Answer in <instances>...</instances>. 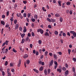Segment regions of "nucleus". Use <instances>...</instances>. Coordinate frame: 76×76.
I'll return each instance as SVG.
<instances>
[{
    "label": "nucleus",
    "instance_id": "09e8293b",
    "mask_svg": "<svg viewBox=\"0 0 76 76\" xmlns=\"http://www.w3.org/2000/svg\"><path fill=\"white\" fill-rule=\"evenodd\" d=\"M31 34H30V33H28V34H27V36L28 37H31Z\"/></svg>",
    "mask_w": 76,
    "mask_h": 76
},
{
    "label": "nucleus",
    "instance_id": "4d7b16f0",
    "mask_svg": "<svg viewBox=\"0 0 76 76\" xmlns=\"http://www.w3.org/2000/svg\"><path fill=\"white\" fill-rule=\"evenodd\" d=\"M72 13H73V12H72V11L71 10L69 11V13L70 15H72Z\"/></svg>",
    "mask_w": 76,
    "mask_h": 76
},
{
    "label": "nucleus",
    "instance_id": "680f3d73",
    "mask_svg": "<svg viewBox=\"0 0 76 76\" xmlns=\"http://www.w3.org/2000/svg\"><path fill=\"white\" fill-rule=\"evenodd\" d=\"M26 20L27 22H30L29 20V19H28V18H26Z\"/></svg>",
    "mask_w": 76,
    "mask_h": 76
},
{
    "label": "nucleus",
    "instance_id": "052dcab7",
    "mask_svg": "<svg viewBox=\"0 0 76 76\" xmlns=\"http://www.w3.org/2000/svg\"><path fill=\"white\" fill-rule=\"evenodd\" d=\"M9 24H7V25H6L5 27L6 28H8V27H9Z\"/></svg>",
    "mask_w": 76,
    "mask_h": 76
},
{
    "label": "nucleus",
    "instance_id": "4be33fe9",
    "mask_svg": "<svg viewBox=\"0 0 76 76\" xmlns=\"http://www.w3.org/2000/svg\"><path fill=\"white\" fill-rule=\"evenodd\" d=\"M63 18H62V17H60V21L61 22H63Z\"/></svg>",
    "mask_w": 76,
    "mask_h": 76
},
{
    "label": "nucleus",
    "instance_id": "338daca9",
    "mask_svg": "<svg viewBox=\"0 0 76 76\" xmlns=\"http://www.w3.org/2000/svg\"><path fill=\"white\" fill-rule=\"evenodd\" d=\"M49 54L50 56H53V53H49Z\"/></svg>",
    "mask_w": 76,
    "mask_h": 76
},
{
    "label": "nucleus",
    "instance_id": "a18cd8bd",
    "mask_svg": "<svg viewBox=\"0 0 76 76\" xmlns=\"http://www.w3.org/2000/svg\"><path fill=\"white\" fill-rule=\"evenodd\" d=\"M65 66L66 68H68L69 67V66L66 63L65 64Z\"/></svg>",
    "mask_w": 76,
    "mask_h": 76
},
{
    "label": "nucleus",
    "instance_id": "6e6d98bb",
    "mask_svg": "<svg viewBox=\"0 0 76 76\" xmlns=\"http://www.w3.org/2000/svg\"><path fill=\"white\" fill-rule=\"evenodd\" d=\"M36 56H38V54H39L38 52V51H36Z\"/></svg>",
    "mask_w": 76,
    "mask_h": 76
},
{
    "label": "nucleus",
    "instance_id": "13d9d810",
    "mask_svg": "<svg viewBox=\"0 0 76 76\" xmlns=\"http://www.w3.org/2000/svg\"><path fill=\"white\" fill-rule=\"evenodd\" d=\"M48 27L49 28H50V29H51L52 28L51 26V25H49L48 26Z\"/></svg>",
    "mask_w": 76,
    "mask_h": 76
},
{
    "label": "nucleus",
    "instance_id": "de8ad7c7",
    "mask_svg": "<svg viewBox=\"0 0 76 76\" xmlns=\"http://www.w3.org/2000/svg\"><path fill=\"white\" fill-rule=\"evenodd\" d=\"M2 76H4L5 75V73L4 71H2Z\"/></svg>",
    "mask_w": 76,
    "mask_h": 76
},
{
    "label": "nucleus",
    "instance_id": "dca6fc26",
    "mask_svg": "<svg viewBox=\"0 0 76 76\" xmlns=\"http://www.w3.org/2000/svg\"><path fill=\"white\" fill-rule=\"evenodd\" d=\"M26 61L27 64H29V63H30V61H29V60H27Z\"/></svg>",
    "mask_w": 76,
    "mask_h": 76
},
{
    "label": "nucleus",
    "instance_id": "c756f323",
    "mask_svg": "<svg viewBox=\"0 0 76 76\" xmlns=\"http://www.w3.org/2000/svg\"><path fill=\"white\" fill-rule=\"evenodd\" d=\"M73 36L74 37H76V32H74V33L73 34Z\"/></svg>",
    "mask_w": 76,
    "mask_h": 76
},
{
    "label": "nucleus",
    "instance_id": "f03ea898",
    "mask_svg": "<svg viewBox=\"0 0 76 76\" xmlns=\"http://www.w3.org/2000/svg\"><path fill=\"white\" fill-rule=\"evenodd\" d=\"M7 70L8 76H11V74H10V73L9 72V71H10V69L8 68Z\"/></svg>",
    "mask_w": 76,
    "mask_h": 76
},
{
    "label": "nucleus",
    "instance_id": "a878e982",
    "mask_svg": "<svg viewBox=\"0 0 76 76\" xmlns=\"http://www.w3.org/2000/svg\"><path fill=\"white\" fill-rule=\"evenodd\" d=\"M17 15L18 16V17H20V16L21 15V13H18L17 14Z\"/></svg>",
    "mask_w": 76,
    "mask_h": 76
},
{
    "label": "nucleus",
    "instance_id": "49530a36",
    "mask_svg": "<svg viewBox=\"0 0 76 76\" xmlns=\"http://www.w3.org/2000/svg\"><path fill=\"white\" fill-rule=\"evenodd\" d=\"M19 30L20 31H22V28L21 27H19Z\"/></svg>",
    "mask_w": 76,
    "mask_h": 76
},
{
    "label": "nucleus",
    "instance_id": "f257e3e1",
    "mask_svg": "<svg viewBox=\"0 0 76 76\" xmlns=\"http://www.w3.org/2000/svg\"><path fill=\"white\" fill-rule=\"evenodd\" d=\"M37 32H40L41 34H42L43 32H44V30L41 29H37Z\"/></svg>",
    "mask_w": 76,
    "mask_h": 76
},
{
    "label": "nucleus",
    "instance_id": "774afa93",
    "mask_svg": "<svg viewBox=\"0 0 76 76\" xmlns=\"http://www.w3.org/2000/svg\"><path fill=\"white\" fill-rule=\"evenodd\" d=\"M11 72H15V69H12Z\"/></svg>",
    "mask_w": 76,
    "mask_h": 76
},
{
    "label": "nucleus",
    "instance_id": "412c9836",
    "mask_svg": "<svg viewBox=\"0 0 76 76\" xmlns=\"http://www.w3.org/2000/svg\"><path fill=\"white\" fill-rule=\"evenodd\" d=\"M51 21L52 22L54 23L55 22L56 20H55V19H53L52 18H51Z\"/></svg>",
    "mask_w": 76,
    "mask_h": 76
},
{
    "label": "nucleus",
    "instance_id": "0e129e2a",
    "mask_svg": "<svg viewBox=\"0 0 76 76\" xmlns=\"http://www.w3.org/2000/svg\"><path fill=\"white\" fill-rule=\"evenodd\" d=\"M67 35H69V37L70 36V33L69 32H68L67 33Z\"/></svg>",
    "mask_w": 76,
    "mask_h": 76
},
{
    "label": "nucleus",
    "instance_id": "ddd939ff",
    "mask_svg": "<svg viewBox=\"0 0 76 76\" xmlns=\"http://www.w3.org/2000/svg\"><path fill=\"white\" fill-rule=\"evenodd\" d=\"M20 35H21L22 38H23V37H24L25 35V33H23V34H21V33H20Z\"/></svg>",
    "mask_w": 76,
    "mask_h": 76
},
{
    "label": "nucleus",
    "instance_id": "cd10ccee",
    "mask_svg": "<svg viewBox=\"0 0 76 76\" xmlns=\"http://www.w3.org/2000/svg\"><path fill=\"white\" fill-rule=\"evenodd\" d=\"M12 51L14 52V53H16L17 52V51L15 50V49L14 48L13 49Z\"/></svg>",
    "mask_w": 76,
    "mask_h": 76
},
{
    "label": "nucleus",
    "instance_id": "58836bf2",
    "mask_svg": "<svg viewBox=\"0 0 76 76\" xmlns=\"http://www.w3.org/2000/svg\"><path fill=\"white\" fill-rule=\"evenodd\" d=\"M38 42H39V44H41V43H42V41H41V40H39L38 41Z\"/></svg>",
    "mask_w": 76,
    "mask_h": 76
},
{
    "label": "nucleus",
    "instance_id": "f704fd0d",
    "mask_svg": "<svg viewBox=\"0 0 76 76\" xmlns=\"http://www.w3.org/2000/svg\"><path fill=\"white\" fill-rule=\"evenodd\" d=\"M72 70L73 72H75V68L74 67H72Z\"/></svg>",
    "mask_w": 76,
    "mask_h": 76
},
{
    "label": "nucleus",
    "instance_id": "aec40b11",
    "mask_svg": "<svg viewBox=\"0 0 76 76\" xmlns=\"http://www.w3.org/2000/svg\"><path fill=\"white\" fill-rule=\"evenodd\" d=\"M21 64V61H19V63L18 65V67H20V64Z\"/></svg>",
    "mask_w": 76,
    "mask_h": 76
},
{
    "label": "nucleus",
    "instance_id": "69168bd1",
    "mask_svg": "<svg viewBox=\"0 0 76 76\" xmlns=\"http://www.w3.org/2000/svg\"><path fill=\"white\" fill-rule=\"evenodd\" d=\"M30 16H31V14H30L29 13H28V18H29V17H30Z\"/></svg>",
    "mask_w": 76,
    "mask_h": 76
},
{
    "label": "nucleus",
    "instance_id": "c03bdc74",
    "mask_svg": "<svg viewBox=\"0 0 76 76\" xmlns=\"http://www.w3.org/2000/svg\"><path fill=\"white\" fill-rule=\"evenodd\" d=\"M62 35L63 37H66V33H63Z\"/></svg>",
    "mask_w": 76,
    "mask_h": 76
},
{
    "label": "nucleus",
    "instance_id": "423d86ee",
    "mask_svg": "<svg viewBox=\"0 0 76 76\" xmlns=\"http://www.w3.org/2000/svg\"><path fill=\"white\" fill-rule=\"evenodd\" d=\"M55 16L56 17H60V14H58V13H57L55 15Z\"/></svg>",
    "mask_w": 76,
    "mask_h": 76
},
{
    "label": "nucleus",
    "instance_id": "2f4dec72",
    "mask_svg": "<svg viewBox=\"0 0 76 76\" xmlns=\"http://www.w3.org/2000/svg\"><path fill=\"white\" fill-rule=\"evenodd\" d=\"M24 42H25V39H23L22 40L21 43L22 44H23V43H24Z\"/></svg>",
    "mask_w": 76,
    "mask_h": 76
},
{
    "label": "nucleus",
    "instance_id": "bf43d9fd",
    "mask_svg": "<svg viewBox=\"0 0 76 76\" xmlns=\"http://www.w3.org/2000/svg\"><path fill=\"white\" fill-rule=\"evenodd\" d=\"M42 61H39V64H41L42 63Z\"/></svg>",
    "mask_w": 76,
    "mask_h": 76
},
{
    "label": "nucleus",
    "instance_id": "6e6552de",
    "mask_svg": "<svg viewBox=\"0 0 76 76\" xmlns=\"http://www.w3.org/2000/svg\"><path fill=\"white\" fill-rule=\"evenodd\" d=\"M1 25H5V22H4V21L1 20Z\"/></svg>",
    "mask_w": 76,
    "mask_h": 76
},
{
    "label": "nucleus",
    "instance_id": "f3484780",
    "mask_svg": "<svg viewBox=\"0 0 76 76\" xmlns=\"http://www.w3.org/2000/svg\"><path fill=\"white\" fill-rule=\"evenodd\" d=\"M26 40L27 41L28 40L29 42H30V41H31V40L29 39V37H27V38H26Z\"/></svg>",
    "mask_w": 76,
    "mask_h": 76
},
{
    "label": "nucleus",
    "instance_id": "72a5a7b5",
    "mask_svg": "<svg viewBox=\"0 0 76 76\" xmlns=\"http://www.w3.org/2000/svg\"><path fill=\"white\" fill-rule=\"evenodd\" d=\"M75 32L74 31H70V34H74Z\"/></svg>",
    "mask_w": 76,
    "mask_h": 76
},
{
    "label": "nucleus",
    "instance_id": "39448f33",
    "mask_svg": "<svg viewBox=\"0 0 76 76\" xmlns=\"http://www.w3.org/2000/svg\"><path fill=\"white\" fill-rule=\"evenodd\" d=\"M53 57L55 59H57V55L56 54H53Z\"/></svg>",
    "mask_w": 76,
    "mask_h": 76
},
{
    "label": "nucleus",
    "instance_id": "f8f14e48",
    "mask_svg": "<svg viewBox=\"0 0 76 76\" xmlns=\"http://www.w3.org/2000/svg\"><path fill=\"white\" fill-rule=\"evenodd\" d=\"M34 18L37 20V19H38V15L36 14L34 15Z\"/></svg>",
    "mask_w": 76,
    "mask_h": 76
},
{
    "label": "nucleus",
    "instance_id": "ea45409f",
    "mask_svg": "<svg viewBox=\"0 0 76 76\" xmlns=\"http://www.w3.org/2000/svg\"><path fill=\"white\" fill-rule=\"evenodd\" d=\"M17 22H18V20H14V23L15 24H16V23H17Z\"/></svg>",
    "mask_w": 76,
    "mask_h": 76
},
{
    "label": "nucleus",
    "instance_id": "4c0bfd02",
    "mask_svg": "<svg viewBox=\"0 0 76 76\" xmlns=\"http://www.w3.org/2000/svg\"><path fill=\"white\" fill-rule=\"evenodd\" d=\"M23 16L24 18H26V13H25L23 15Z\"/></svg>",
    "mask_w": 76,
    "mask_h": 76
},
{
    "label": "nucleus",
    "instance_id": "a19ab883",
    "mask_svg": "<svg viewBox=\"0 0 76 76\" xmlns=\"http://www.w3.org/2000/svg\"><path fill=\"white\" fill-rule=\"evenodd\" d=\"M31 20H32V22H34L35 21V19H34V18H32L31 19Z\"/></svg>",
    "mask_w": 76,
    "mask_h": 76
},
{
    "label": "nucleus",
    "instance_id": "6ab92c4d",
    "mask_svg": "<svg viewBox=\"0 0 76 76\" xmlns=\"http://www.w3.org/2000/svg\"><path fill=\"white\" fill-rule=\"evenodd\" d=\"M33 70L35 72H36L37 73H38L39 71L38 70L35 69H33Z\"/></svg>",
    "mask_w": 76,
    "mask_h": 76
},
{
    "label": "nucleus",
    "instance_id": "b1692460",
    "mask_svg": "<svg viewBox=\"0 0 76 76\" xmlns=\"http://www.w3.org/2000/svg\"><path fill=\"white\" fill-rule=\"evenodd\" d=\"M47 20L48 21H49V22H51V19H50V18H47Z\"/></svg>",
    "mask_w": 76,
    "mask_h": 76
},
{
    "label": "nucleus",
    "instance_id": "c85d7f7f",
    "mask_svg": "<svg viewBox=\"0 0 76 76\" xmlns=\"http://www.w3.org/2000/svg\"><path fill=\"white\" fill-rule=\"evenodd\" d=\"M8 42H9V41H8L7 40L6 41L5 43V44H6V45H8Z\"/></svg>",
    "mask_w": 76,
    "mask_h": 76
},
{
    "label": "nucleus",
    "instance_id": "bb28decb",
    "mask_svg": "<svg viewBox=\"0 0 76 76\" xmlns=\"http://www.w3.org/2000/svg\"><path fill=\"white\" fill-rule=\"evenodd\" d=\"M66 4H67L68 6L70 5V2L69 1H68V2H66Z\"/></svg>",
    "mask_w": 76,
    "mask_h": 76
},
{
    "label": "nucleus",
    "instance_id": "603ef678",
    "mask_svg": "<svg viewBox=\"0 0 76 76\" xmlns=\"http://www.w3.org/2000/svg\"><path fill=\"white\" fill-rule=\"evenodd\" d=\"M23 3L24 4H26V3H27V1H23Z\"/></svg>",
    "mask_w": 76,
    "mask_h": 76
},
{
    "label": "nucleus",
    "instance_id": "3c124183",
    "mask_svg": "<svg viewBox=\"0 0 76 76\" xmlns=\"http://www.w3.org/2000/svg\"><path fill=\"white\" fill-rule=\"evenodd\" d=\"M2 51L3 53H5V50L4 49H2Z\"/></svg>",
    "mask_w": 76,
    "mask_h": 76
},
{
    "label": "nucleus",
    "instance_id": "473e14b6",
    "mask_svg": "<svg viewBox=\"0 0 76 76\" xmlns=\"http://www.w3.org/2000/svg\"><path fill=\"white\" fill-rule=\"evenodd\" d=\"M62 70H64V71H66V68L65 67H64L62 68Z\"/></svg>",
    "mask_w": 76,
    "mask_h": 76
},
{
    "label": "nucleus",
    "instance_id": "37998d69",
    "mask_svg": "<svg viewBox=\"0 0 76 76\" xmlns=\"http://www.w3.org/2000/svg\"><path fill=\"white\" fill-rule=\"evenodd\" d=\"M31 35L33 37H34L35 34H34V32H32L31 33Z\"/></svg>",
    "mask_w": 76,
    "mask_h": 76
},
{
    "label": "nucleus",
    "instance_id": "0eeeda50",
    "mask_svg": "<svg viewBox=\"0 0 76 76\" xmlns=\"http://www.w3.org/2000/svg\"><path fill=\"white\" fill-rule=\"evenodd\" d=\"M44 35L45 36H48L49 37V33L48 32H46Z\"/></svg>",
    "mask_w": 76,
    "mask_h": 76
},
{
    "label": "nucleus",
    "instance_id": "7c9ffc66",
    "mask_svg": "<svg viewBox=\"0 0 76 76\" xmlns=\"http://www.w3.org/2000/svg\"><path fill=\"white\" fill-rule=\"evenodd\" d=\"M43 70V67H41L39 68V71H42Z\"/></svg>",
    "mask_w": 76,
    "mask_h": 76
},
{
    "label": "nucleus",
    "instance_id": "8fccbe9b",
    "mask_svg": "<svg viewBox=\"0 0 76 76\" xmlns=\"http://www.w3.org/2000/svg\"><path fill=\"white\" fill-rule=\"evenodd\" d=\"M48 55V52L46 51L45 53V56H47Z\"/></svg>",
    "mask_w": 76,
    "mask_h": 76
},
{
    "label": "nucleus",
    "instance_id": "9b49d317",
    "mask_svg": "<svg viewBox=\"0 0 76 76\" xmlns=\"http://www.w3.org/2000/svg\"><path fill=\"white\" fill-rule=\"evenodd\" d=\"M53 63H54V61H53V60H52L50 62V66H52L53 64Z\"/></svg>",
    "mask_w": 76,
    "mask_h": 76
},
{
    "label": "nucleus",
    "instance_id": "1a4fd4ad",
    "mask_svg": "<svg viewBox=\"0 0 76 76\" xmlns=\"http://www.w3.org/2000/svg\"><path fill=\"white\" fill-rule=\"evenodd\" d=\"M58 3L60 6H61V1H58Z\"/></svg>",
    "mask_w": 76,
    "mask_h": 76
},
{
    "label": "nucleus",
    "instance_id": "c9c22d12",
    "mask_svg": "<svg viewBox=\"0 0 76 76\" xmlns=\"http://www.w3.org/2000/svg\"><path fill=\"white\" fill-rule=\"evenodd\" d=\"M8 64V62L6 61V62L5 63V65L6 66H7V64Z\"/></svg>",
    "mask_w": 76,
    "mask_h": 76
},
{
    "label": "nucleus",
    "instance_id": "e433bc0d",
    "mask_svg": "<svg viewBox=\"0 0 76 76\" xmlns=\"http://www.w3.org/2000/svg\"><path fill=\"white\" fill-rule=\"evenodd\" d=\"M54 63L55 64V65L56 66H57L58 65V64H57V61H54Z\"/></svg>",
    "mask_w": 76,
    "mask_h": 76
},
{
    "label": "nucleus",
    "instance_id": "393cba45",
    "mask_svg": "<svg viewBox=\"0 0 76 76\" xmlns=\"http://www.w3.org/2000/svg\"><path fill=\"white\" fill-rule=\"evenodd\" d=\"M51 71V69H48V74L50 73V72Z\"/></svg>",
    "mask_w": 76,
    "mask_h": 76
},
{
    "label": "nucleus",
    "instance_id": "79ce46f5",
    "mask_svg": "<svg viewBox=\"0 0 76 76\" xmlns=\"http://www.w3.org/2000/svg\"><path fill=\"white\" fill-rule=\"evenodd\" d=\"M8 51V49L7 48L5 50V53L6 54H7V53Z\"/></svg>",
    "mask_w": 76,
    "mask_h": 76
},
{
    "label": "nucleus",
    "instance_id": "9d476101",
    "mask_svg": "<svg viewBox=\"0 0 76 76\" xmlns=\"http://www.w3.org/2000/svg\"><path fill=\"white\" fill-rule=\"evenodd\" d=\"M27 57H28V55L27 54H26L25 56H23L24 58H27Z\"/></svg>",
    "mask_w": 76,
    "mask_h": 76
},
{
    "label": "nucleus",
    "instance_id": "5701e85b",
    "mask_svg": "<svg viewBox=\"0 0 76 76\" xmlns=\"http://www.w3.org/2000/svg\"><path fill=\"white\" fill-rule=\"evenodd\" d=\"M57 71L58 72H59V73H61V69H59L58 68L57 69Z\"/></svg>",
    "mask_w": 76,
    "mask_h": 76
},
{
    "label": "nucleus",
    "instance_id": "e2e57ef3",
    "mask_svg": "<svg viewBox=\"0 0 76 76\" xmlns=\"http://www.w3.org/2000/svg\"><path fill=\"white\" fill-rule=\"evenodd\" d=\"M33 53H34V54H35V53H36V51L35 50H34L33 51Z\"/></svg>",
    "mask_w": 76,
    "mask_h": 76
},
{
    "label": "nucleus",
    "instance_id": "a211bd4d",
    "mask_svg": "<svg viewBox=\"0 0 76 76\" xmlns=\"http://www.w3.org/2000/svg\"><path fill=\"white\" fill-rule=\"evenodd\" d=\"M54 34L55 35H57L58 34V32L57 31H55L54 32Z\"/></svg>",
    "mask_w": 76,
    "mask_h": 76
},
{
    "label": "nucleus",
    "instance_id": "2eb2a0df",
    "mask_svg": "<svg viewBox=\"0 0 76 76\" xmlns=\"http://www.w3.org/2000/svg\"><path fill=\"white\" fill-rule=\"evenodd\" d=\"M44 73L45 75H47V69H45L44 70Z\"/></svg>",
    "mask_w": 76,
    "mask_h": 76
},
{
    "label": "nucleus",
    "instance_id": "5fc2aeb1",
    "mask_svg": "<svg viewBox=\"0 0 76 76\" xmlns=\"http://www.w3.org/2000/svg\"><path fill=\"white\" fill-rule=\"evenodd\" d=\"M2 18H3V19H4V18H5V15H2Z\"/></svg>",
    "mask_w": 76,
    "mask_h": 76
},
{
    "label": "nucleus",
    "instance_id": "4468645a",
    "mask_svg": "<svg viewBox=\"0 0 76 76\" xmlns=\"http://www.w3.org/2000/svg\"><path fill=\"white\" fill-rule=\"evenodd\" d=\"M18 28H19V24H16L15 27V29H18Z\"/></svg>",
    "mask_w": 76,
    "mask_h": 76
},
{
    "label": "nucleus",
    "instance_id": "20e7f679",
    "mask_svg": "<svg viewBox=\"0 0 76 76\" xmlns=\"http://www.w3.org/2000/svg\"><path fill=\"white\" fill-rule=\"evenodd\" d=\"M27 30H26V26H24V30L23 31V33H25V32Z\"/></svg>",
    "mask_w": 76,
    "mask_h": 76
},
{
    "label": "nucleus",
    "instance_id": "864d4df0",
    "mask_svg": "<svg viewBox=\"0 0 76 76\" xmlns=\"http://www.w3.org/2000/svg\"><path fill=\"white\" fill-rule=\"evenodd\" d=\"M73 60L75 62H76V59L75 58H73Z\"/></svg>",
    "mask_w": 76,
    "mask_h": 76
},
{
    "label": "nucleus",
    "instance_id": "7ed1b4c3",
    "mask_svg": "<svg viewBox=\"0 0 76 76\" xmlns=\"http://www.w3.org/2000/svg\"><path fill=\"white\" fill-rule=\"evenodd\" d=\"M65 75L66 76H67V75H68V74H69V71L68 70H67L66 71L65 73Z\"/></svg>",
    "mask_w": 76,
    "mask_h": 76
}]
</instances>
